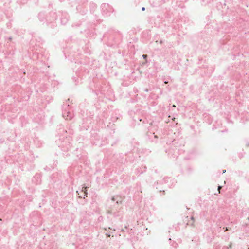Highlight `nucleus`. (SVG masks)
<instances>
[{
  "label": "nucleus",
  "instance_id": "f257e3e1",
  "mask_svg": "<svg viewBox=\"0 0 249 249\" xmlns=\"http://www.w3.org/2000/svg\"><path fill=\"white\" fill-rule=\"evenodd\" d=\"M87 187H83V190H82V192H83L84 193V196H79V197H80V198H85V196H87Z\"/></svg>",
  "mask_w": 249,
  "mask_h": 249
},
{
  "label": "nucleus",
  "instance_id": "f03ea898",
  "mask_svg": "<svg viewBox=\"0 0 249 249\" xmlns=\"http://www.w3.org/2000/svg\"><path fill=\"white\" fill-rule=\"evenodd\" d=\"M195 222V219L193 217H191V222L190 223H187V224L189 225L194 226V223Z\"/></svg>",
  "mask_w": 249,
  "mask_h": 249
},
{
  "label": "nucleus",
  "instance_id": "7ed1b4c3",
  "mask_svg": "<svg viewBox=\"0 0 249 249\" xmlns=\"http://www.w3.org/2000/svg\"><path fill=\"white\" fill-rule=\"evenodd\" d=\"M221 189V187L219 186L218 187V190L219 193H220V189Z\"/></svg>",
  "mask_w": 249,
  "mask_h": 249
},
{
  "label": "nucleus",
  "instance_id": "20e7f679",
  "mask_svg": "<svg viewBox=\"0 0 249 249\" xmlns=\"http://www.w3.org/2000/svg\"><path fill=\"white\" fill-rule=\"evenodd\" d=\"M142 56L144 58L146 59L147 57V55L143 54Z\"/></svg>",
  "mask_w": 249,
  "mask_h": 249
},
{
  "label": "nucleus",
  "instance_id": "39448f33",
  "mask_svg": "<svg viewBox=\"0 0 249 249\" xmlns=\"http://www.w3.org/2000/svg\"><path fill=\"white\" fill-rule=\"evenodd\" d=\"M228 230L227 228H225V231H228Z\"/></svg>",
  "mask_w": 249,
  "mask_h": 249
},
{
  "label": "nucleus",
  "instance_id": "423d86ee",
  "mask_svg": "<svg viewBox=\"0 0 249 249\" xmlns=\"http://www.w3.org/2000/svg\"><path fill=\"white\" fill-rule=\"evenodd\" d=\"M142 10L143 11H144V10H145V8H144V7H143V8H142Z\"/></svg>",
  "mask_w": 249,
  "mask_h": 249
},
{
  "label": "nucleus",
  "instance_id": "0eeeda50",
  "mask_svg": "<svg viewBox=\"0 0 249 249\" xmlns=\"http://www.w3.org/2000/svg\"><path fill=\"white\" fill-rule=\"evenodd\" d=\"M112 200H113V201H114V200H115V199H114V197H113V198H112Z\"/></svg>",
  "mask_w": 249,
  "mask_h": 249
}]
</instances>
